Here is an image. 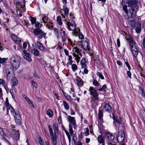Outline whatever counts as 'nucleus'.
Listing matches in <instances>:
<instances>
[{"label": "nucleus", "mask_w": 145, "mask_h": 145, "mask_svg": "<svg viewBox=\"0 0 145 145\" xmlns=\"http://www.w3.org/2000/svg\"><path fill=\"white\" fill-rule=\"evenodd\" d=\"M31 24H35L36 22V20L33 17L31 18Z\"/></svg>", "instance_id": "obj_55"}, {"label": "nucleus", "mask_w": 145, "mask_h": 145, "mask_svg": "<svg viewBox=\"0 0 145 145\" xmlns=\"http://www.w3.org/2000/svg\"><path fill=\"white\" fill-rule=\"evenodd\" d=\"M39 140L40 145H44V141L41 138L39 137Z\"/></svg>", "instance_id": "obj_52"}, {"label": "nucleus", "mask_w": 145, "mask_h": 145, "mask_svg": "<svg viewBox=\"0 0 145 145\" xmlns=\"http://www.w3.org/2000/svg\"><path fill=\"white\" fill-rule=\"evenodd\" d=\"M25 0H14V3L18 6V8L22 11H25Z\"/></svg>", "instance_id": "obj_4"}, {"label": "nucleus", "mask_w": 145, "mask_h": 145, "mask_svg": "<svg viewBox=\"0 0 145 145\" xmlns=\"http://www.w3.org/2000/svg\"><path fill=\"white\" fill-rule=\"evenodd\" d=\"M72 69L73 71H75L77 69V67L75 64L72 65Z\"/></svg>", "instance_id": "obj_43"}, {"label": "nucleus", "mask_w": 145, "mask_h": 145, "mask_svg": "<svg viewBox=\"0 0 145 145\" xmlns=\"http://www.w3.org/2000/svg\"><path fill=\"white\" fill-rule=\"evenodd\" d=\"M67 28L70 30H74L76 28V24L74 21H72L71 23L67 22L66 23Z\"/></svg>", "instance_id": "obj_7"}, {"label": "nucleus", "mask_w": 145, "mask_h": 145, "mask_svg": "<svg viewBox=\"0 0 145 145\" xmlns=\"http://www.w3.org/2000/svg\"><path fill=\"white\" fill-rule=\"evenodd\" d=\"M65 96L67 100L70 101H72V98L71 96L67 94L66 95H65Z\"/></svg>", "instance_id": "obj_48"}, {"label": "nucleus", "mask_w": 145, "mask_h": 145, "mask_svg": "<svg viewBox=\"0 0 145 145\" xmlns=\"http://www.w3.org/2000/svg\"><path fill=\"white\" fill-rule=\"evenodd\" d=\"M103 110L105 111L110 112H111L112 108L109 104H107L104 105Z\"/></svg>", "instance_id": "obj_20"}, {"label": "nucleus", "mask_w": 145, "mask_h": 145, "mask_svg": "<svg viewBox=\"0 0 145 145\" xmlns=\"http://www.w3.org/2000/svg\"><path fill=\"white\" fill-rule=\"evenodd\" d=\"M73 55L75 57V59H76L77 62L78 63L79 61V60L80 59V57L78 56L77 55H76V54H74Z\"/></svg>", "instance_id": "obj_41"}, {"label": "nucleus", "mask_w": 145, "mask_h": 145, "mask_svg": "<svg viewBox=\"0 0 145 145\" xmlns=\"http://www.w3.org/2000/svg\"><path fill=\"white\" fill-rule=\"evenodd\" d=\"M131 49L133 56L136 57L139 52V49L137 47L135 46L134 47L131 48Z\"/></svg>", "instance_id": "obj_15"}, {"label": "nucleus", "mask_w": 145, "mask_h": 145, "mask_svg": "<svg viewBox=\"0 0 145 145\" xmlns=\"http://www.w3.org/2000/svg\"><path fill=\"white\" fill-rule=\"evenodd\" d=\"M42 20L44 23H46L48 21L47 18L46 16H44L42 18Z\"/></svg>", "instance_id": "obj_51"}, {"label": "nucleus", "mask_w": 145, "mask_h": 145, "mask_svg": "<svg viewBox=\"0 0 145 145\" xmlns=\"http://www.w3.org/2000/svg\"><path fill=\"white\" fill-rule=\"evenodd\" d=\"M31 82L32 86L33 87H35L36 89L37 87V84L33 80H32Z\"/></svg>", "instance_id": "obj_50"}, {"label": "nucleus", "mask_w": 145, "mask_h": 145, "mask_svg": "<svg viewBox=\"0 0 145 145\" xmlns=\"http://www.w3.org/2000/svg\"><path fill=\"white\" fill-rule=\"evenodd\" d=\"M127 74L130 78H131V73L130 70H129L128 71H127Z\"/></svg>", "instance_id": "obj_58"}, {"label": "nucleus", "mask_w": 145, "mask_h": 145, "mask_svg": "<svg viewBox=\"0 0 145 145\" xmlns=\"http://www.w3.org/2000/svg\"><path fill=\"white\" fill-rule=\"evenodd\" d=\"M97 139L99 143L100 144L105 143V138L101 135H99L98 136Z\"/></svg>", "instance_id": "obj_23"}, {"label": "nucleus", "mask_w": 145, "mask_h": 145, "mask_svg": "<svg viewBox=\"0 0 145 145\" xmlns=\"http://www.w3.org/2000/svg\"><path fill=\"white\" fill-rule=\"evenodd\" d=\"M67 121L69 122V131L71 134L73 133L74 132L72 129V126L74 129H76L77 125L76 121L74 117L69 116L67 117Z\"/></svg>", "instance_id": "obj_2"}, {"label": "nucleus", "mask_w": 145, "mask_h": 145, "mask_svg": "<svg viewBox=\"0 0 145 145\" xmlns=\"http://www.w3.org/2000/svg\"><path fill=\"white\" fill-rule=\"evenodd\" d=\"M22 55L24 58L27 59L29 62H31V61L30 55L27 53L26 50H24L23 51Z\"/></svg>", "instance_id": "obj_11"}, {"label": "nucleus", "mask_w": 145, "mask_h": 145, "mask_svg": "<svg viewBox=\"0 0 145 145\" xmlns=\"http://www.w3.org/2000/svg\"><path fill=\"white\" fill-rule=\"evenodd\" d=\"M48 128L51 137V139L53 145H57V137L55 133L54 135L51 126L50 125H48Z\"/></svg>", "instance_id": "obj_3"}, {"label": "nucleus", "mask_w": 145, "mask_h": 145, "mask_svg": "<svg viewBox=\"0 0 145 145\" xmlns=\"http://www.w3.org/2000/svg\"><path fill=\"white\" fill-rule=\"evenodd\" d=\"M97 75L98 76H99V78H101V79H104V76H103V75L99 72H97Z\"/></svg>", "instance_id": "obj_53"}, {"label": "nucleus", "mask_w": 145, "mask_h": 145, "mask_svg": "<svg viewBox=\"0 0 145 145\" xmlns=\"http://www.w3.org/2000/svg\"><path fill=\"white\" fill-rule=\"evenodd\" d=\"M103 116V112L102 110L99 111L98 113V118L99 120L101 119Z\"/></svg>", "instance_id": "obj_37"}, {"label": "nucleus", "mask_w": 145, "mask_h": 145, "mask_svg": "<svg viewBox=\"0 0 145 145\" xmlns=\"http://www.w3.org/2000/svg\"><path fill=\"white\" fill-rule=\"evenodd\" d=\"M6 73L7 75V78L8 80H10L11 78H13V77H14V74L11 68L10 69H8L7 71H6Z\"/></svg>", "instance_id": "obj_10"}, {"label": "nucleus", "mask_w": 145, "mask_h": 145, "mask_svg": "<svg viewBox=\"0 0 145 145\" xmlns=\"http://www.w3.org/2000/svg\"><path fill=\"white\" fill-rule=\"evenodd\" d=\"M43 32L42 30L39 28H36L33 31V33L37 35H38L40 34L41 33Z\"/></svg>", "instance_id": "obj_26"}, {"label": "nucleus", "mask_w": 145, "mask_h": 145, "mask_svg": "<svg viewBox=\"0 0 145 145\" xmlns=\"http://www.w3.org/2000/svg\"><path fill=\"white\" fill-rule=\"evenodd\" d=\"M128 7L130 8L129 9L131 13V17L133 18L135 16L136 11L135 8L137 5V2L136 0H130L127 2Z\"/></svg>", "instance_id": "obj_1"}, {"label": "nucleus", "mask_w": 145, "mask_h": 145, "mask_svg": "<svg viewBox=\"0 0 145 145\" xmlns=\"http://www.w3.org/2000/svg\"><path fill=\"white\" fill-rule=\"evenodd\" d=\"M129 42L130 46L131 48L134 47L136 44V43L132 39H129Z\"/></svg>", "instance_id": "obj_30"}, {"label": "nucleus", "mask_w": 145, "mask_h": 145, "mask_svg": "<svg viewBox=\"0 0 145 145\" xmlns=\"http://www.w3.org/2000/svg\"><path fill=\"white\" fill-rule=\"evenodd\" d=\"M93 85L95 86H99L100 85L99 83L95 80H93Z\"/></svg>", "instance_id": "obj_46"}, {"label": "nucleus", "mask_w": 145, "mask_h": 145, "mask_svg": "<svg viewBox=\"0 0 145 145\" xmlns=\"http://www.w3.org/2000/svg\"><path fill=\"white\" fill-rule=\"evenodd\" d=\"M74 52L78 54L80 56H82V54L80 52L79 48L77 47H75L74 48Z\"/></svg>", "instance_id": "obj_34"}, {"label": "nucleus", "mask_w": 145, "mask_h": 145, "mask_svg": "<svg viewBox=\"0 0 145 145\" xmlns=\"http://www.w3.org/2000/svg\"><path fill=\"white\" fill-rule=\"evenodd\" d=\"M90 94L91 95L95 100H97L99 99L98 95L96 90L93 87H90L89 89Z\"/></svg>", "instance_id": "obj_6"}, {"label": "nucleus", "mask_w": 145, "mask_h": 145, "mask_svg": "<svg viewBox=\"0 0 145 145\" xmlns=\"http://www.w3.org/2000/svg\"><path fill=\"white\" fill-rule=\"evenodd\" d=\"M78 37L80 39H82L84 38V36L81 33H79Z\"/></svg>", "instance_id": "obj_59"}, {"label": "nucleus", "mask_w": 145, "mask_h": 145, "mask_svg": "<svg viewBox=\"0 0 145 145\" xmlns=\"http://www.w3.org/2000/svg\"><path fill=\"white\" fill-rule=\"evenodd\" d=\"M84 71L82 72V73L83 74H87L88 72V70L87 69V68H84Z\"/></svg>", "instance_id": "obj_60"}, {"label": "nucleus", "mask_w": 145, "mask_h": 145, "mask_svg": "<svg viewBox=\"0 0 145 145\" xmlns=\"http://www.w3.org/2000/svg\"><path fill=\"white\" fill-rule=\"evenodd\" d=\"M113 118L115 121V122H114V123L116 122V124L117 123V125H121L123 126V125L121 123L122 119L121 117L120 116H117L116 118H115L114 117H113Z\"/></svg>", "instance_id": "obj_13"}, {"label": "nucleus", "mask_w": 145, "mask_h": 145, "mask_svg": "<svg viewBox=\"0 0 145 145\" xmlns=\"http://www.w3.org/2000/svg\"><path fill=\"white\" fill-rule=\"evenodd\" d=\"M35 26L38 27H41V24L39 22H37L35 23Z\"/></svg>", "instance_id": "obj_57"}, {"label": "nucleus", "mask_w": 145, "mask_h": 145, "mask_svg": "<svg viewBox=\"0 0 145 145\" xmlns=\"http://www.w3.org/2000/svg\"><path fill=\"white\" fill-rule=\"evenodd\" d=\"M86 131L83 133L85 136H87L89 134V129L88 128H86Z\"/></svg>", "instance_id": "obj_56"}, {"label": "nucleus", "mask_w": 145, "mask_h": 145, "mask_svg": "<svg viewBox=\"0 0 145 145\" xmlns=\"http://www.w3.org/2000/svg\"><path fill=\"white\" fill-rule=\"evenodd\" d=\"M3 87H4L5 89L7 91L8 89V87L7 86V84L5 83V82L3 83V84H2Z\"/></svg>", "instance_id": "obj_61"}, {"label": "nucleus", "mask_w": 145, "mask_h": 145, "mask_svg": "<svg viewBox=\"0 0 145 145\" xmlns=\"http://www.w3.org/2000/svg\"><path fill=\"white\" fill-rule=\"evenodd\" d=\"M129 24L131 25V28H133L136 25V24L135 21L131 20L129 23Z\"/></svg>", "instance_id": "obj_32"}, {"label": "nucleus", "mask_w": 145, "mask_h": 145, "mask_svg": "<svg viewBox=\"0 0 145 145\" xmlns=\"http://www.w3.org/2000/svg\"><path fill=\"white\" fill-rule=\"evenodd\" d=\"M81 67L82 68H87V66L86 63L81 64Z\"/></svg>", "instance_id": "obj_63"}, {"label": "nucleus", "mask_w": 145, "mask_h": 145, "mask_svg": "<svg viewBox=\"0 0 145 145\" xmlns=\"http://www.w3.org/2000/svg\"><path fill=\"white\" fill-rule=\"evenodd\" d=\"M123 10L124 11L126 14H127L128 11L127 8V6L126 5H124L123 7Z\"/></svg>", "instance_id": "obj_45"}, {"label": "nucleus", "mask_w": 145, "mask_h": 145, "mask_svg": "<svg viewBox=\"0 0 145 145\" xmlns=\"http://www.w3.org/2000/svg\"><path fill=\"white\" fill-rule=\"evenodd\" d=\"M31 53L35 56H39L40 52L39 50L37 49H33L31 50Z\"/></svg>", "instance_id": "obj_24"}, {"label": "nucleus", "mask_w": 145, "mask_h": 145, "mask_svg": "<svg viewBox=\"0 0 145 145\" xmlns=\"http://www.w3.org/2000/svg\"><path fill=\"white\" fill-rule=\"evenodd\" d=\"M63 103L65 108L67 110H68L69 109V106L67 103L65 101H63Z\"/></svg>", "instance_id": "obj_36"}, {"label": "nucleus", "mask_w": 145, "mask_h": 145, "mask_svg": "<svg viewBox=\"0 0 145 145\" xmlns=\"http://www.w3.org/2000/svg\"><path fill=\"white\" fill-rule=\"evenodd\" d=\"M7 109L8 112L10 111L14 116L16 114L15 111L14 110L11 105L9 107H8V108H7Z\"/></svg>", "instance_id": "obj_27"}, {"label": "nucleus", "mask_w": 145, "mask_h": 145, "mask_svg": "<svg viewBox=\"0 0 145 145\" xmlns=\"http://www.w3.org/2000/svg\"><path fill=\"white\" fill-rule=\"evenodd\" d=\"M18 83V81L17 79L15 77H13L11 80L12 87H14L17 86Z\"/></svg>", "instance_id": "obj_19"}, {"label": "nucleus", "mask_w": 145, "mask_h": 145, "mask_svg": "<svg viewBox=\"0 0 145 145\" xmlns=\"http://www.w3.org/2000/svg\"><path fill=\"white\" fill-rule=\"evenodd\" d=\"M87 60L85 58H82L80 62V64L86 63L87 62Z\"/></svg>", "instance_id": "obj_49"}, {"label": "nucleus", "mask_w": 145, "mask_h": 145, "mask_svg": "<svg viewBox=\"0 0 145 145\" xmlns=\"http://www.w3.org/2000/svg\"><path fill=\"white\" fill-rule=\"evenodd\" d=\"M7 59V58H1L0 57V63H5V61Z\"/></svg>", "instance_id": "obj_44"}, {"label": "nucleus", "mask_w": 145, "mask_h": 145, "mask_svg": "<svg viewBox=\"0 0 145 145\" xmlns=\"http://www.w3.org/2000/svg\"><path fill=\"white\" fill-rule=\"evenodd\" d=\"M136 28L135 30L137 33H138L140 32L141 31V24L140 22H137L135 25Z\"/></svg>", "instance_id": "obj_22"}, {"label": "nucleus", "mask_w": 145, "mask_h": 145, "mask_svg": "<svg viewBox=\"0 0 145 145\" xmlns=\"http://www.w3.org/2000/svg\"><path fill=\"white\" fill-rule=\"evenodd\" d=\"M11 38L16 43L19 44L20 45V43L21 40L20 38L17 37V36L14 34H12L11 35Z\"/></svg>", "instance_id": "obj_12"}, {"label": "nucleus", "mask_w": 145, "mask_h": 145, "mask_svg": "<svg viewBox=\"0 0 145 145\" xmlns=\"http://www.w3.org/2000/svg\"><path fill=\"white\" fill-rule=\"evenodd\" d=\"M81 48L84 50H89V48H88L89 46V44L88 42L87 41H81Z\"/></svg>", "instance_id": "obj_8"}, {"label": "nucleus", "mask_w": 145, "mask_h": 145, "mask_svg": "<svg viewBox=\"0 0 145 145\" xmlns=\"http://www.w3.org/2000/svg\"><path fill=\"white\" fill-rule=\"evenodd\" d=\"M106 86L105 84L103 85V86H102V88H100L99 89V90L100 91H105V89H106Z\"/></svg>", "instance_id": "obj_38"}, {"label": "nucleus", "mask_w": 145, "mask_h": 145, "mask_svg": "<svg viewBox=\"0 0 145 145\" xmlns=\"http://www.w3.org/2000/svg\"><path fill=\"white\" fill-rule=\"evenodd\" d=\"M14 116L16 124L18 125H20L22 122L20 116L19 114H16Z\"/></svg>", "instance_id": "obj_9"}, {"label": "nucleus", "mask_w": 145, "mask_h": 145, "mask_svg": "<svg viewBox=\"0 0 145 145\" xmlns=\"http://www.w3.org/2000/svg\"><path fill=\"white\" fill-rule=\"evenodd\" d=\"M64 11L65 15H67L69 14V9L66 7L63 6V9Z\"/></svg>", "instance_id": "obj_33"}, {"label": "nucleus", "mask_w": 145, "mask_h": 145, "mask_svg": "<svg viewBox=\"0 0 145 145\" xmlns=\"http://www.w3.org/2000/svg\"><path fill=\"white\" fill-rule=\"evenodd\" d=\"M125 63L126 65V66L128 67L129 70H130L131 69V68L129 64L127 62H125Z\"/></svg>", "instance_id": "obj_62"}, {"label": "nucleus", "mask_w": 145, "mask_h": 145, "mask_svg": "<svg viewBox=\"0 0 145 145\" xmlns=\"http://www.w3.org/2000/svg\"><path fill=\"white\" fill-rule=\"evenodd\" d=\"M57 22L60 25H62V22L61 20V18L60 16H58L57 17Z\"/></svg>", "instance_id": "obj_35"}, {"label": "nucleus", "mask_w": 145, "mask_h": 145, "mask_svg": "<svg viewBox=\"0 0 145 145\" xmlns=\"http://www.w3.org/2000/svg\"><path fill=\"white\" fill-rule=\"evenodd\" d=\"M35 45L37 48L39 50H41L42 52H44L45 51V49L43 47L42 44L40 42L37 41L35 43Z\"/></svg>", "instance_id": "obj_14"}, {"label": "nucleus", "mask_w": 145, "mask_h": 145, "mask_svg": "<svg viewBox=\"0 0 145 145\" xmlns=\"http://www.w3.org/2000/svg\"><path fill=\"white\" fill-rule=\"evenodd\" d=\"M61 34L62 40L63 42H64L65 41L66 38L67 36V35L66 34L65 31H63L61 33Z\"/></svg>", "instance_id": "obj_28"}, {"label": "nucleus", "mask_w": 145, "mask_h": 145, "mask_svg": "<svg viewBox=\"0 0 145 145\" xmlns=\"http://www.w3.org/2000/svg\"><path fill=\"white\" fill-rule=\"evenodd\" d=\"M78 85L79 86H82L83 85V81L81 78L78 76L76 77L75 79Z\"/></svg>", "instance_id": "obj_21"}, {"label": "nucleus", "mask_w": 145, "mask_h": 145, "mask_svg": "<svg viewBox=\"0 0 145 145\" xmlns=\"http://www.w3.org/2000/svg\"><path fill=\"white\" fill-rule=\"evenodd\" d=\"M66 134L67 135V138H68L69 141V145H70L71 142V137L70 135L68 132H66Z\"/></svg>", "instance_id": "obj_40"}, {"label": "nucleus", "mask_w": 145, "mask_h": 145, "mask_svg": "<svg viewBox=\"0 0 145 145\" xmlns=\"http://www.w3.org/2000/svg\"><path fill=\"white\" fill-rule=\"evenodd\" d=\"M20 61H11V65L13 66V68L14 69H17L19 67Z\"/></svg>", "instance_id": "obj_16"}, {"label": "nucleus", "mask_w": 145, "mask_h": 145, "mask_svg": "<svg viewBox=\"0 0 145 145\" xmlns=\"http://www.w3.org/2000/svg\"><path fill=\"white\" fill-rule=\"evenodd\" d=\"M21 61L20 56L17 55H14L11 58V61Z\"/></svg>", "instance_id": "obj_18"}, {"label": "nucleus", "mask_w": 145, "mask_h": 145, "mask_svg": "<svg viewBox=\"0 0 145 145\" xmlns=\"http://www.w3.org/2000/svg\"><path fill=\"white\" fill-rule=\"evenodd\" d=\"M53 126L54 127V131L55 133H56L57 134V133L58 132L57 125L55 123H54L53 124Z\"/></svg>", "instance_id": "obj_31"}, {"label": "nucleus", "mask_w": 145, "mask_h": 145, "mask_svg": "<svg viewBox=\"0 0 145 145\" xmlns=\"http://www.w3.org/2000/svg\"><path fill=\"white\" fill-rule=\"evenodd\" d=\"M107 138L108 140L110 142H112L113 141L114 138V137L110 133H107Z\"/></svg>", "instance_id": "obj_25"}, {"label": "nucleus", "mask_w": 145, "mask_h": 145, "mask_svg": "<svg viewBox=\"0 0 145 145\" xmlns=\"http://www.w3.org/2000/svg\"><path fill=\"white\" fill-rule=\"evenodd\" d=\"M46 114L48 115L49 117L52 118L53 116V112L50 109H48L46 112Z\"/></svg>", "instance_id": "obj_29"}, {"label": "nucleus", "mask_w": 145, "mask_h": 145, "mask_svg": "<svg viewBox=\"0 0 145 145\" xmlns=\"http://www.w3.org/2000/svg\"><path fill=\"white\" fill-rule=\"evenodd\" d=\"M142 44L144 48L145 49V37L143 40Z\"/></svg>", "instance_id": "obj_64"}, {"label": "nucleus", "mask_w": 145, "mask_h": 145, "mask_svg": "<svg viewBox=\"0 0 145 145\" xmlns=\"http://www.w3.org/2000/svg\"><path fill=\"white\" fill-rule=\"evenodd\" d=\"M2 131L4 134V135H3L2 136V137L3 138L5 139V135L8 137H9L10 136V134L9 132L8 131L7 129H2Z\"/></svg>", "instance_id": "obj_17"}, {"label": "nucleus", "mask_w": 145, "mask_h": 145, "mask_svg": "<svg viewBox=\"0 0 145 145\" xmlns=\"http://www.w3.org/2000/svg\"><path fill=\"white\" fill-rule=\"evenodd\" d=\"M23 97L27 101L28 103L29 104H31L32 103V102H31V101L25 95H23Z\"/></svg>", "instance_id": "obj_42"}, {"label": "nucleus", "mask_w": 145, "mask_h": 145, "mask_svg": "<svg viewBox=\"0 0 145 145\" xmlns=\"http://www.w3.org/2000/svg\"><path fill=\"white\" fill-rule=\"evenodd\" d=\"M53 30L56 35L57 37H58L59 36V32L58 30L56 28H54Z\"/></svg>", "instance_id": "obj_47"}, {"label": "nucleus", "mask_w": 145, "mask_h": 145, "mask_svg": "<svg viewBox=\"0 0 145 145\" xmlns=\"http://www.w3.org/2000/svg\"><path fill=\"white\" fill-rule=\"evenodd\" d=\"M40 36H38V37L39 38V40H39L40 39H41L42 38V37H45V33H44L43 32H42V33H41L40 34Z\"/></svg>", "instance_id": "obj_39"}, {"label": "nucleus", "mask_w": 145, "mask_h": 145, "mask_svg": "<svg viewBox=\"0 0 145 145\" xmlns=\"http://www.w3.org/2000/svg\"><path fill=\"white\" fill-rule=\"evenodd\" d=\"M5 106L7 107V108L10 106H10L9 105V103L8 102V99L7 98H6V101H5Z\"/></svg>", "instance_id": "obj_54"}, {"label": "nucleus", "mask_w": 145, "mask_h": 145, "mask_svg": "<svg viewBox=\"0 0 145 145\" xmlns=\"http://www.w3.org/2000/svg\"><path fill=\"white\" fill-rule=\"evenodd\" d=\"M125 135L123 131L122 130H120L118 134L117 139L118 142L119 143L122 142L125 139Z\"/></svg>", "instance_id": "obj_5"}]
</instances>
